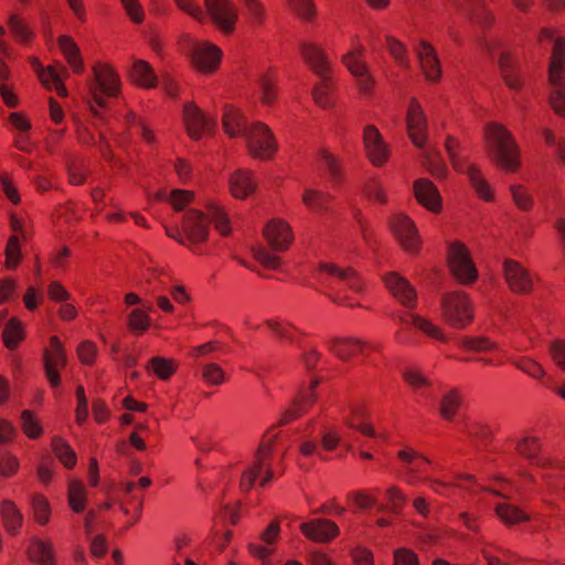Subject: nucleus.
<instances>
[{
	"label": "nucleus",
	"mask_w": 565,
	"mask_h": 565,
	"mask_svg": "<svg viewBox=\"0 0 565 565\" xmlns=\"http://www.w3.org/2000/svg\"><path fill=\"white\" fill-rule=\"evenodd\" d=\"M484 138L495 166L508 173L516 172L521 166L520 150L512 134L502 124L491 121L486 125Z\"/></svg>",
	"instance_id": "f257e3e1"
},
{
	"label": "nucleus",
	"mask_w": 565,
	"mask_h": 565,
	"mask_svg": "<svg viewBox=\"0 0 565 565\" xmlns=\"http://www.w3.org/2000/svg\"><path fill=\"white\" fill-rule=\"evenodd\" d=\"M207 214L198 210H189L183 217L182 231L190 244H200L207 239L210 223L222 235L231 233L227 213L218 203H210L206 206Z\"/></svg>",
	"instance_id": "f03ea898"
},
{
	"label": "nucleus",
	"mask_w": 565,
	"mask_h": 565,
	"mask_svg": "<svg viewBox=\"0 0 565 565\" xmlns=\"http://www.w3.org/2000/svg\"><path fill=\"white\" fill-rule=\"evenodd\" d=\"M396 458L402 463L407 465L405 468V476L406 483L408 486H416L417 483L423 482L428 484L435 493H439V488H450L457 486V483L447 482L430 476H422V473L425 471L422 465H431L433 461L426 455L411 446H404L402 449H399L396 452Z\"/></svg>",
	"instance_id": "7ed1b4c3"
},
{
	"label": "nucleus",
	"mask_w": 565,
	"mask_h": 565,
	"mask_svg": "<svg viewBox=\"0 0 565 565\" xmlns=\"http://www.w3.org/2000/svg\"><path fill=\"white\" fill-rule=\"evenodd\" d=\"M441 313L449 326L459 330L467 328L475 316L472 302L463 291L445 294L441 298Z\"/></svg>",
	"instance_id": "20e7f679"
},
{
	"label": "nucleus",
	"mask_w": 565,
	"mask_h": 565,
	"mask_svg": "<svg viewBox=\"0 0 565 565\" xmlns=\"http://www.w3.org/2000/svg\"><path fill=\"white\" fill-rule=\"evenodd\" d=\"M447 262L451 275L461 285L477 281L479 274L465 243L455 241L448 245Z\"/></svg>",
	"instance_id": "39448f33"
},
{
	"label": "nucleus",
	"mask_w": 565,
	"mask_h": 565,
	"mask_svg": "<svg viewBox=\"0 0 565 565\" xmlns=\"http://www.w3.org/2000/svg\"><path fill=\"white\" fill-rule=\"evenodd\" d=\"M94 81L89 85V94L99 107L106 106V97H116L120 90V78L115 70L106 63L97 62L93 66Z\"/></svg>",
	"instance_id": "423d86ee"
},
{
	"label": "nucleus",
	"mask_w": 565,
	"mask_h": 565,
	"mask_svg": "<svg viewBox=\"0 0 565 565\" xmlns=\"http://www.w3.org/2000/svg\"><path fill=\"white\" fill-rule=\"evenodd\" d=\"M248 153L259 160H269L277 152V141L271 129L262 121L252 122L246 135Z\"/></svg>",
	"instance_id": "0eeeda50"
},
{
	"label": "nucleus",
	"mask_w": 565,
	"mask_h": 565,
	"mask_svg": "<svg viewBox=\"0 0 565 565\" xmlns=\"http://www.w3.org/2000/svg\"><path fill=\"white\" fill-rule=\"evenodd\" d=\"M203 10L206 21L210 19L223 34L231 35L235 32L238 10L232 0H204Z\"/></svg>",
	"instance_id": "6e6552de"
},
{
	"label": "nucleus",
	"mask_w": 565,
	"mask_h": 565,
	"mask_svg": "<svg viewBox=\"0 0 565 565\" xmlns=\"http://www.w3.org/2000/svg\"><path fill=\"white\" fill-rule=\"evenodd\" d=\"M67 356L65 348L58 337L52 335L49 345L43 351V365L45 377L52 387L61 385L60 372L65 369Z\"/></svg>",
	"instance_id": "1a4fd4ad"
},
{
	"label": "nucleus",
	"mask_w": 565,
	"mask_h": 565,
	"mask_svg": "<svg viewBox=\"0 0 565 565\" xmlns=\"http://www.w3.org/2000/svg\"><path fill=\"white\" fill-rule=\"evenodd\" d=\"M319 384L320 380L313 377L308 385L300 387L289 407L282 413L279 419L280 425L289 424L309 412L318 399L317 387Z\"/></svg>",
	"instance_id": "9d476101"
},
{
	"label": "nucleus",
	"mask_w": 565,
	"mask_h": 565,
	"mask_svg": "<svg viewBox=\"0 0 565 565\" xmlns=\"http://www.w3.org/2000/svg\"><path fill=\"white\" fill-rule=\"evenodd\" d=\"M502 270L504 281L511 292L515 295H529L533 291V276L520 262L507 258L503 262Z\"/></svg>",
	"instance_id": "9b49d317"
},
{
	"label": "nucleus",
	"mask_w": 565,
	"mask_h": 565,
	"mask_svg": "<svg viewBox=\"0 0 565 565\" xmlns=\"http://www.w3.org/2000/svg\"><path fill=\"white\" fill-rule=\"evenodd\" d=\"M390 226L403 249L417 254L420 249V238L415 223L405 214L398 213L391 217Z\"/></svg>",
	"instance_id": "f8f14e48"
},
{
	"label": "nucleus",
	"mask_w": 565,
	"mask_h": 565,
	"mask_svg": "<svg viewBox=\"0 0 565 565\" xmlns=\"http://www.w3.org/2000/svg\"><path fill=\"white\" fill-rule=\"evenodd\" d=\"M222 50L207 41L195 42L191 51V62L203 74L216 72L221 65Z\"/></svg>",
	"instance_id": "ddd939ff"
},
{
	"label": "nucleus",
	"mask_w": 565,
	"mask_h": 565,
	"mask_svg": "<svg viewBox=\"0 0 565 565\" xmlns=\"http://www.w3.org/2000/svg\"><path fill=\"white\" fill-rule=\"evenodd\" d=\"M363 145L366 158L374 167H383L391 157V147L383 139L380 130L367 125L363 130Z\"/></svg>",
	"instance_id": "4468645a"
},
{
	"label": "nucleus",
	"mask_w": 565,
	"mask_h": 565,
	"mask_svg": "<svg viewBox=\"0 0 565 565\" xmlns=\"http://www.w3.org/2000/svg\"><path fill=\"white\" fill-rule=\"evenodd\" d=\"M263 234L268 246L277 253L287 252L294 242L292 228L284 218L268 221Z\"/></svg>",
	"instance_id": "2eb2a0df"
},
{
	"label": "nucleus",
	"mask_w": 565,
	"mask_h": 565,
	"mask_svg": "<svg viewBox=\"0 0 565 565\" xmlns=\"http://www.w3.org/2000/svg\"><path fill=\"white\" fill-rule=\"evenodd\" d=\"M406 129L412 142L423 148L427 139V118L416 97H412L407 106Z\"/></svg>",
	"instance_id": "dca6fc26"
},
{
	"label": "nucleus",
	"mask_w": 565,
	"mask_h": 565,
	"mask_svg": "<svg viewBox=\"0 0 565 565\" xmlns=\"http://www.w3.org/2000/svg\"><path fill=\"white\" fill-rule=\"evenodd\" d=\"M299 53L303 63L317 75L332 74L331 64L323 47L315 42L302 41Z\"/></svg>",
	"instance_id": "f3484780"
},
{
	"label": "nucleus",
	"mask_w": 565,
	"mask_h": 565,
	"mask_svg": "<svg viewBox=\"0 0 565 565\" xmlns=\"http://www.w3.org/2000/svg\"><path fill=\"white\" fill-rule=\"evenodd\" d=\"M416 54L426 81L438 83L443 71L436 49L429 42L423 40L416 47Z\"/></svg>",
	"instance_id": "a211bd4d"
},
{
	"label": "nucleus",
	"mask_w": 565,
	"mask_h": 565,
	"mask_svg": "<svg viewBox=\"0 0 565 565\" xmlns=\"http://www.w3.org/2000/svg\"><path fill=\"white\" fill-rule=\"evenodd\" d=\"M319 271L334 282L345 285L352 291L361 292L363 290V280L352 267H341L333 263H323L320 264Z\"/></svg>",
	"instance_id": "6ab92c4d"
},
{
	"label": "nucleus",
	"mask_w": 565,
	"mask_h": 565,
	"mask_svg": "<svg viewBox=\"0 0 565 565\" xmlns=\"http://www.w3.org/2000/svg\"><path fill=\"white\" fill-rule=\"evenodd\" d=\"M319 271L334 282L345 285L352 291L361 292L363 290V280L352 267H341L333 263H323L320 264Z\"/></svg>",
	"instance_id": "aec40b11"
},
{
	"label": "nucleus",
	"mask_w": 565,
	"mask_h": 565,
	"mask_svg": "<svg viewBox=\"0 0 565 565\" xmlns=\"http://www.w3.org/2000/svg\"><path fill=\"white\" fill-rule=\"evenodd\" d=\"M274 443V437H270L260 443L256 451L254 465L242 475L239 487L243 491L248 492L253 488L256 479L264 469L266 460L271 456Z\"/></svg>",
	"instance_id": "412c9836"
},
{
	"label": "nucleus",
	"mask_w": 565,
	"mask_h": 565,
	"mask_svg": "<svg viewBox=\"0 0 565 565\" xmlns=\"http://www.w3.org/2000/svg\"><path fill=\"white\" fill-rule=\"evenodd\" d=\"M385 286L393 297L403 306L414 308L417 302V294L407 279L392 271L383 278Z\"/></svg>",
	"instance_id": "4be33fe9"
},
{
	"label": "nucleus",
	"mask_w": 565,
	"mask_h": 565,
	"mask_svg": "<svg viewBox=\"0 0 565 565\" xmlns=\"http://www.w3.org/2000/svg\"><path fill=\"white\" fill-rule=\"evenodd\" d=\"M301 533L311 541L327 543L339 534L338 525L328 519H316L300 525Z\"/></svg>",
	"instance_id": "5701e85b"
},
{
	"label": "nucleus",
	"mask_w": 565,
	"mask_h": 565,
	"mask_svg": "<svg viewBox=\"0 0 565 565\" xmlns=\"http://www.w3.org/2000/svg\"><path fill=\"white\" fill-rule=\"evenodd\" d=\"M417 202L433 213L443 209L441 196L436 185L428 179H418L413 185Z\"/></svg>",
	"instance_id": "b1692460"
},
{
	"label": "nucleus",
	"mask_w": 565,
	"mask_h": 565,
	"mask_svg": "<svg viewBox=\"0 0 565 565\" xmlns=\"http://www.w3.org/2000/svg\"><path fill=\"white\" fill-rule=\"evenodd\" d=\"M370 414L367 407L362 402H352L349 404L348 415L344 416V424L351 428L360 431L367 437H374L375 431L373 425L367 423Z\"/></svg>",
	"instance_id": "393cba45"
},
{
	"label": "nucleus",
	"mask_w": 565,
	"mask_h": 565,
	"mask_svg": "<svg viewBox=\"0 0 565 565\" xmlns=\"http://www.w3.org/2000/svg\"><path fill=\"white\" fill-rule=\"evenodd\" d=\"M183 120L186 132L193 140L201 139L209 126V121L203 111L193 102L184 104Z\"/></svg>",
	"instance_id": "a878e982"
},
{
	"label": "nucleus",
	"mask_w": 565,
	"mask_h": 565,
	"mask_svg": "<svg viewBox=\"0 0 565 565\" xmlns=\"http://www.w3.org/2000/svg\"><path fill=\"white\" fill-rule=\"evenodd\" d=\"M222 125L224 132L230 138L245 136L249 125L242 110L233 105H225L222 114Z\"/></svg>",
	"instance_id": "bb28decb"
},
{
	"label": "nucleus",
	"mask_w": 565,
	"mask_h": 565,
	"mask_svg": "<svg viewBox=\"0 0 565 565\" xmlns=\"http://www.w3.org/2000/svg\"><path fill=\"white\" fill-rule=\"evenodd\" d=\"M228 185L234 198L244 200L255 192L257 182L252 171L238 169L231 174Z\"/></svg>",
	"instance_id": "cd10ccee"
},
{
	"label": "nucleus",
	"mask_w": 565,
	"mask_h": 565,
	"mask_svg": "<svg viewBox=\"0 0 565 565\" xmlns=\"http://www.w3.org/2000/svg\"><path fill=\"white\" fill-rule=\"evenodd\" d=\"M457 6L473 23L484 28H490L494 23L493 14L486 8L482 0H457Z\"/></svg>",
	"instance_id": "c85d7f7f"
},
{
	"label": "nucleus",
	"mask_w": 565,
	"mask_h": 565,
	"mask_svg": "<svg viewBox=\"0 0 565 565\" xmlns=\"http://www.w3.org/2000/svg\"><path fill=\"white\" fill-rule=\"evenodd\" d=\"M365 347L364 342L354 338H335L329 343L330 351L342 361L360 355Z\"/></svg>",
	"instance_id": "c756f323"
},
{
	"label": "nucleus",
	"mask_w": 565,
	"mask_h": 565,
	"mask_svg": "<svg viewBox=\"0 0 565 565\" xmlns=\"http://www.w3.org/2000/svg\"><path fill=\"white\" fill-rule=\"evenodd\" d=\"M499 66L505 85L511 89H521L523 82L520 76L516 61L509 52H502L500 54Z\"/></svg>",
	"instance_id": "7c9ffc66"
},
{
	"label": "nucleus",
	"mask_w": 565,
	"mask_h": 565,
	"mask_svg": "<svg viewBox=\"0 0 565 565\" xmlns=\"http://www.w3.org/2000/svg\"><path fill=\"white\" fill-rule=\"evenodd\" d=\"M320 81L312 88V98L317 106L328 109L334 104L333 92L334 83L332 74L319 76Z\"/></svg>",
	"instance_id": "2f4dec72"
},
{
	"label": "nucleus",
	"mask_w": 565,
	"mask_h": 565,
	"mask_svg": "<svg viewBox=\"0 0 565 565\" xmlns=\"http://www.w3.org/2000/svg\"><path fill=\"white\" fill-rule=\"evenodd\" d=\"M58 47L66 58L67 64L76 74L84 72V62L78 45L68 35H61L57 40Z\"/></svg>",
	"instance_id": "473e14b6"
},
{
	"label": "nucleus",
	"mask_w": 565,
	"mask_h": 565,
	"mask_svg": "<svg viewBox=\"0 0 565 565\" xmlns=\"http://www.w3.org/2000/svg\"><path fill=\"white\" fill-rule=\"evenodd\" d=\"M364 46L362 44H356L341 58L342 64L353 77L361 76L366 72H370V68L364 60Z\"/></svg>",
	"instance_id": "72a5a7b5"
},
{
	"label": "nucleus",
	"mask_w": 565,
	"mask_h": 565,
	"mask_svg": "<svg viewBox=\"0 0 565 565\" xmlns=\"http://www.w3.org/2000/svg\"><path fill=\"white\" fill-rule=\"evenodd\" d=\"M542 451V441L537 436L526 435L516 440L515 452L531 463L537 465Z\"/></svg>",
	"instance_id": "f704fd0d"
},
{
	"label": "nucleus",
	"mask_w": 565,
	"mask_h": 565,
	"mask_svg": "<svg viewBox=\"0 0 565 565\" xmlns=\"http://www.w3.org/2000/svg\"><path fill=\"white\" fill-rule=\"evenodd\" d=\"M28 555L39 565H55L53 545L49 541L33 539L28 547Z\"/></svg>",
	"instance_id": "c9c22d12"
},
{
	"label": "nucleus",
	"mask_w": 565,
	"mask_h": 565,
	"mask_svg": "<svg viewBox=\"0 0 565 565\" xmlns=\"http://www.w3.org/2000/svg\"><path fill=\"white\" fill-rule=\"evenodd\" d=\"M462 404V395L458 388L446 392L439 402V415L447 422H452Z\"/></svg>",
	"instance_id": "e433bc0d"
},
{
	"label": "nucleus",
	"mask_w": 565,
	"mask_h": 565,
	"mask_svg": "<svg viewBox=\"0 0 565 565\" xmlns=\"http://www.w3.org/2000/svg\"><path fill=\"white\" fill-rule=\"evenodd\" d=\"M246 22L253 28H260L266 23L267 11L260 0H239Z\"/></svg>",
	"instance_id": "4c0bfd02"
},
{
	"label": "nucleus",
	"mask_w": 565,
	"mask_h": 565,
	"mask_svg": "<svg viewBox=\"0 0 565 565\" xmlns=\"http://www.w3.org/2000/svg\"><path fill=\"white\" fill-rule=\"evenodd\" d=\"M178 367L179 363L174 359L164 356H153L146 365V370L153 372V374L161 381L170 380L177 372Z\"/></svg>",
	"instance_id": "58836bf2"
},
{
	"label": "nucleus",
	"mask_w": 565,
	"mask_h": 565,
	"mask_svg": "<svg viewBox=\"0 0 565 565\" xmlns=\"http://www.w3.org/2000/svg\"><path fill=\"white\" fill-rule=\"evenodd\" d=\"M130 78L134 83L143 88H152L157 85V76L152 67L148 62L142 60L136 61L132 64Z\"/></svg>",
	"instance_id": "ea45409f"
},
{
	"label": "nucleus",
	"mask_w": 565,
	"mask_h": 565,
	"mask_svg": "<svg viewBox=\"0 0 565 565\" xmlns=\"http://www.w3.org/2000/svg\"><path fill=\"white\" fill-rule=\"evenodd\" d=\"M0 513L6 531L15 534L23 522L22 514L17 505L10 500H4L0 504Z\"/></svg>",
	"instance_id": "a19ab883"
},
{
	"label": "nucleus",
	"mask_w": 565,
	"mask_h": 565,
	"mask_svg": "<svg viewBox=\"0 0 565 565\" xmlns=\"http://www.w3.org/2000/svg\"><path fill=\"white\" fill-rule=\"evenodd\" d=\"M8 28L13 39L23 45H28L34 39V32L26 22L17 13H12L8 19Z\"/></svg>",
	"instance_id": "79ce46f5"
},
{
	"label": "nucleus",
	"mask_w": 565,
	"mask_h": 565,
	"mask_svg": "<svg viewBox=\"0 0 565 565\" xmlns=\"http://www.w3.org/2000/svg\"><path fill=\"white\" fill-rule=\"evenodd\" d=\"M467 174L469 178V182L471 186L475 189L478 196L487 202L492 201V190L489 183L483 178L481 171L475 164H469L467 168Z\"/></svg>",
	"instance_id": "37998d69"
},
{
	"label": "nucleus",
	"mask_w": 565,
	"mask_h": 565,
	"mask_svg": "<svg viewBox=\"0 0 565 565\" xmlns=\"http://www.w3.org/2000/svg\"><path fill=\"white\" fill-rule=\"evenodd\" d=\"M331 200L330 194L313 189H307L302 195V203L316 213L328 211Z\"/></svg>",
	"instance_id": "c03bdc74"
},
{
	"label": "nucleus",
	"mask_w": 565,
	"mask_h": 565,
	"mask_svg": "<svg viewBox=\"0 0 565 565\" xmlns=\"http://www.w3.org/2000/svg\"><path fill=\"white\" fill-rule=\"evenodd\" d=\"M495 513L507 525H515L530 521V516L523 510L510 503H499L495 507Z\"/></svg>",
	"instance_id": "a18cd8bd"
},
{
	"label": "nucleus",
	"mask_w": 565,
	"mask_h": 565,
	"mask_svg": "<svg viewBox=\"0 0 565 565\" xmlns=\"http://www.w3.org/2000/svg\"><path fill=\"white\" fill-rule=\"evenodd\" d=\"M3 343L9 350H15L24 339V329L22 323L11 318L2 331Z\"/></svg>",
	"instance_id": "49530a36"
},
{
	"label": "nucleus",
	"mask_w": 565,
	"mask_h": 565,
	"mask_svg": "<svg viewBox=\"0 0 565 565\" xmlns=\"http://www.w3.org/2000/svg\"><path fill=\"white\" fill-rule=\"evenodd\" d=\"M259 100L264 106H273L278 98L277 79L271 73L264 74L259 79Z\"/></svg>",
	"instance_id": "de8ad7c7"
},
{
	"label": "nucleus",
	"mask_w": 565,
	"mask_h": 565,
	"mask_svg": "<svg viewBox=\"0 0 565 565\" xmlns=\"http://www.w3.org/2000/svg\"><path fill=\"white\" fill-rule=\"evenodd\" d=\"M67 499L68 504L74 512L81 513L86 509V489L82 481H70Z\"/></svg>",
	"instance_id": "09e8293b"
},
{
	"label": "nucleus",
	"mask_w": 565,
	"mask_h": 565,
	"mask_svg": "<svg viewBox=\"0 0 565 565\" xmlns=\"http://www.w3.org/2000/svg\"><path fill=\"white\" fill-rule=\"evenodd\" d=\"M52 449L66 469H73L75 467L77 461L76 454L64 439L54 437L52 439Z\"/></svg>",
	"instance_id": "8fccbe9b"
},
{
	"label": "nucleus",
	"mask_w": 565,
	"mask_h": 565,
	"mask_svg": "<svg viewBox=\"0 0 565 565\" xmlns=\"http://www.w3.org/2000/svg\"><path fill=\"white\" fill-rule=\"evenodd\" d=\"M151 319L149 315L142 309H134L128 315L127 328L130 332L141 335L150 328Z\"/></svg>",
	"instance_id": "3c124183"
},
{
	"label": "nucleus",
	"mask_w": 565,
	"mask_h": 565,
	"mask_svg": "<svg viewBox=\"0 0 565 565\" xmlns=\"http://www.w3.org/2000/svg\"><path fill=\"white\" fill-rule=\"evenodd\" d=\"M402 377L405 383L414 391L429 390L433 382L424 374V372L416 367H407L403 371Z\"/></svg>",
	"instance_id": "603ef678"
},
{
	"label": "nucleus",
	"mask_w": 565,
	"mask_h": 565,
	"mask_svg": "<svg viewBox=\"0 0 565 565\" xmlns=\"http://www.w3.org/2000/svg\"><path fill=\"white\" fill-rule=\"evenodd\" d=\"M385 45L393 60L402 67H408V54L406 46L394 36L385 38Z\"/></svg>",
	"instance_id": "864d4df0"
},
{
	"label": "nucleus",
	"mask_w": 565,
	"mask_h": 565,
	"mask_svg": "<svg viewBox=\"0 0 565 565\" xmlns=\"http://www.w3.org/2000/svg\"><path fill=\"white\" fill-rule=\"evenodd\" d=\"M407 318L408 319L404 320L405 322H412L417 329L423 331L428 337L439 341L446 340L441 329L434 324L431 321L415 315H408Z\"/></svg>",
	"instance_id": "5fc2aeb1"
},
{
	"label": "nucleus",
	"mask_w": 565,
	"mask_h": 565,
	"mask_svg": "<svg viewBox=\"0 0 565 565\" xmlns=\"http://www.w3.org/2000/svg\"><path fill=\"white\" fill-rule=\"evenodd\" d=\"M32 510L36 523L40 525H45L49 523L51 516V507L47 499L43 494H33Z\"/></svg>",
	"instance_id": "6e6d98bb"
},
{
	"label": "nucleus",
	"mask_w": 565,
	"mask_h": 565,
	"mask_svg": "<svg viewBox=\"0 0 565 565\" xmlns=\"http://www.w3.org/2000/svg\"><path fill=\"white\" fill-rule=\"evenodd\" d=\"M388 509L394 514H401L407 503V497L398 486H390L385 490Z\"/></svg>",
	"instance_id": "4d7b16f0"
},
{
	"label": "nucleus",
	"mask_w": 565,
	"mask_h": 565,
	"mask_svg": "<svg viewBox=\"0 0 565 565\" xmlns=\"http://www.w3.org/2000/svg\"><path fill=\"white\" fill-rule=\"evenodd\" d=\"M202 380L207 385L218 386L225 383L226 373L220 364L206 363L202 366Z\"/></svg>",
	"instance_id": "13d9d810"
},
{
	"label": "nucleus",
	"mask_w": 565,
	"mask_h": 565,
	"mask_svg": "<svg viewBox=\"0 0 565 565\" xmlns=\"http://www.w3.org/2000/svg\"><path fill=\"white\" fill-rule=\"evenodd\" d=\"M513 203L521 211L527 212L533 207L534 201L529 190L522 184L510 186Z\"/></svg>",
	"instance_id": "bf43d9fd"
},
{
	"label": "nucleus",
	"mask_w": 565,
	"mask_h": 565,
	"mask_svg": "<svg viewBox=\"0 0 565 565\" xmlns=\"http://www.w3.org/2000/svg\"><path fill=\"white\" fill-rule=\"evenodd\" d=\"M288 6L303 21H313L317 15L312 0H287Z\"/></svg>",
	"instance_id": "052dcab7"
},
{
	"label": "nucleus",
	"mask_w": 565,
	"mask_h": 565,
	"mask_svg": "<svg viewBox=\"0 0 565 565\" xmlns=\"http://www.w3.org/2000/svg\"><path fill=\"white\" fill-rule=\"evenodd\" d=\"M20 419L21 428L29 438L38 439L42 435V426L31 411H23Z\"/></svg>",
	"instance_id": "680f3d73"
},
{
	"label": "nucleus",
	"mask_w": 565,
	"mask_h": 565,
	"mask_svg": "<svg viewBox=\"0 0 565 565\" xmlns=\"http://www.w3.org/2000/svg\"><path fill=\"white\" fill-rule=\"evenodd\" d=\"M320 161L321 164L328 170L331 181L339 182L342 180V166L340 160L334 154L328 150H322L320 154Z\"/></svg>",
	"instance_id": "e2e57ef3"
},
{
	"label": "nucleus",
	"mask_w": 565,
	"mask_h": 565,
	"mask_svg": "<svg viewBox=\"0 0 565 565\" xmlns=\"http://www.w3.org/2000/svg\"><path fill=\"white\" fill-rule=\"evenodd\" d=\"M179 10L190 15L200 24L206 23V14L196 0H174Z\"/></svg>",
	"instance_id": "0e129e2a"
},
{
	"label": "nucleus",
	"mask_w": 565,
	"mask_h": 565,
	"mask_svg": "<svg viewBox=\"0 0 565 565\" xmlns=\"http://www.w3.org/2000/svg\"><path fill=\"white\" fill-rule=\"evenodd\" d=\"M20 237L18 235H12L9 237L6 247V267L8 269H15L20 264Z\"/></svg>",
	"instance_id": "69168bd1"
},
{
	"label": "nucleus",
	"mask_w": 565,
	"mask_h": 565,
	"mask_svg": "<svg viewBox=\"0 0 565 565\" xmlns=\"http://www.w3.org/2000/svg\"><path fill=\"white\" fill-rule=\"evenodd\" d=\"M515 367L526 373L533 379L541 380L545 376V371L543 366L530 358H520L519 360L513 361Z\"/></svg>",
	"instance_id": "338daca9"
},
{
	"label": "nucleus",
	"mask_w": 565,
	"mask_h": 565,
	"mask_svg": "<svg viewBox=\"0 0 565 565\" xmlns=\"http://www.w3.org/2000/svg\"><path fill=\"white\" fill-rule=\"evenodd\" d=\"M126 15L135 24H141L146 14L139 0H119Z\"/></svg>",
	"instance_id": "774afa93"
}]
</instances>
